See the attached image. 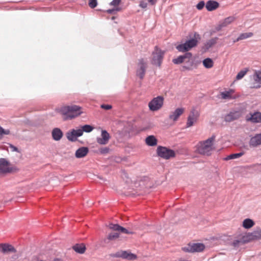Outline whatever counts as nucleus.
Here are the masks:
<instances>
[{"mask_svg":"<svg viewBox=\"0 0 261 261\" xmlns=\"http://www.w3.org/2000/svg\"><path fill=\"white\" fill-rule=\"evenodd\" d=\"M59 112L64 116V120H71L82 113V108L77 105H69L61 107Z\"/></svg>","mask_w":261,"mask_h":261,"instance_id":"1","label":"nucleus"},{"mask_svg":"<svg viewBox=\"0 0 261 261\" xmlns=\"http://www.w3.org/2000/svg\"><path fill=\"white\" fill-rule=\"evenodd\" d=\"M215 136H212L207 140L200 142L197 145V151L201 154L210 155L211 154L213 147V143L215 140Z\"/></svg>","mask_w":261,"mask_h":261,"instance_id":"2","label":"nucleus"},{"mask_svg":"<svg viewBox=\"0 0 261 261\" xmlns=\"http://www.w3.org/2000/svg\"><path fill=\"white\" fill-rule=\"evenodd\" d=\"M109 228L114 231H117V232L110 233L107 239L110 241H114L118 239L120 236L119 232L125 234H133V232L129 231L126 228L120 226L117 224L110 223L108 225Z\"/></svg>","mask_w":261,"mask_h":261,"instance_id":"3","label":"nucleus"},{"mask_svg":"<svg viewBox=\"0 0 261 261\" xmlns=\"http://www.w3.org/2000/svg\"><path fill=\"white\" fill-rule=\"evenodd\" d=\"M200 35L195 33L194 38L186 41L183 44L178 45L176 48L180 52L187 51L197 45L198 39H200Z\"/></svg>","mask_w":261,"mask_h":261,"instance_id":"4","label":"nucleus"},{"mask_svg":"<svg viewBox=\"0 0 261 261\" xmlns=\"http://www.w3.org/2000/svg\"><path fill=\"white\" fill-rule=\"evenodd\" d=\"M164 55V51L155 46L152 54L151 63L152 65L160 67Z\"/></svg>","mask_w":261,"mask_h":261,"instance_id":"5","label":"nucleus"},{"mask_svg":"<svg viewBox=\"0 0 261 261\" xmlns=\"http://www.w3.org/2000/svg\"><path fill=\"white\" fill-rule=\"evenodd\" d=\"M156 152L160 157L166 160L175 156V152L173 150L165 147L159 146L157 148Z\"/></svg>","mask_w":261,"mask_h":261,"instance_id":"6","label":"nucleus"},{"mask_svg":"<svg viewBox=\"0 0 261 261\" xmlns=\"http://www.w3.org/2000/svg\"><path fill=\"white\" fill-rule=\"evenodd\" d=\"M164 102V98L163 96H158L153 98L148 103V107L151 111H156L160 109Z\"/></svg>","mask_w":261,"mask_h":261,"instance_id":"7","label":"nucleus"},{"mask_svg":"<svg viewBox=\"0 0 261 261\" xmlns=\"http://www.w3.org/2000/svg\"><path fill=\"white\" fill-rule=\"evenodd\" d=\"M205 248V246L202 243L189 244L182 248V250L188 252H201Z\"/></svg>","mask_w":261,"mask_h":261,"instance_id":"8","label":"nucleus"},{"mask_svg":"<svg viewBox=\"0 0 261 261\" xmlns=\"http://www.w3.org/2000/svg\"><path fill=\"white\" fill-rule=\"evenodd\" d=\"M147 61L143 59H141L139 60L138 64V69L137 70V75L141 79H143L147 68Z\"/></svg>","mask_w":261,"mask_h":261,"instance_id":"9","label":"nucleus"},{"mask_svg":"<svg viewBox=\"0 0 261 261\" xmlns=\"http://www.w3.org/2000/svg\"><path fill=\"white\" fill-rule=\"evenodd\" d=\"M115 257H121L130 260H134L137 259V255L128 251H120L116 253Z\"/></svg>","mask_w":261,"mask_h":261,"instance_id":"10","label":"nucleus"},{"mask_svg":"<svg viewBox=\"0 0 261 261\" xmlns=\"http://www.w3.org/2000/svg\"><path fill=\"white\" fill-rule=\"evenodd\" d=\"M253 82L251 84L252 88L258 89L261 87V71H256L252 75Z\"/></svg>","mask_w":261,"mask_h":261,"instance_id":"11","label":"nucleus"},{"mask_svg":"<svg viewBox=\"0 0 261 261\" xmlns=\"http://www.w3.org/2000/svg\"><path fill=\"white\" fill-rule=\"evenodd\" d=\"M246 120L252 123H261V113L259 112L250 113L246 116Z\"/></svg>","mask_w":261,"mask_h":261,"instance_id":"12","label":"nucleus"},{"mask_svg":"<svg viewBox=\"0 0 261 261\" xmlns=\"http://www.w3.org/2000/svg\"><path fill=\"white\" fill-rule=\"evenodd\" d=\"M83 135V133L81 129H72L71 131L66 133V137L68 140L70 141H75L77 138Z\"/></svg>","mask_w":261,"mask_h":261,"instance_id":"13","label":"nucleus"},{"mask_svg":"<svg viewBox=\"0 0 261 261\" xmlns=\"http://www.w3.org/2000/svg\"><path fill=\"white\" fill-rule=\"evenodd\" d=\"M12 171L10 163L4 158L0 159V173H9Z\"/></svg>","mask_w":261,"mask_h":261,"instance_id":"14","label":"nucleus"},{"mask_svg":"<svg viewBox=\"0 0 261 261\" xmlns=\"http://www.w3.org/2000/svg\"><path fill=\"white\" fill-rule=\"evenodd\" d=\"M199 115L197 111L194 110H192L188 117L187 127H189L192 126L197 120Z\"/></svg>","mask_w":261,"mask_h":261,"instance_id":"15","label":"nucleus"},{"mask_svg":"<svg viewBox=\"0 0 261 261\" xmlns=\"http://www.w3.org/2000/svg\"><path fill=\"white\" fill-rule=\"evenodd\" d=\"M110 139V135L106 130H102L100 137L96 139L97 142L100 145L107 144Z\"/></svg>","mask_w":261,"mask_h":261,"instance_id":"16","label":"nucleus"},{"mask_svg":"<svg viewBox=\"0 0 261 261\" xmlns=\"http://www.w3.org/2000/svg\"><path fill=\"white\" fill-rule=\"evenodd\" d=\"M192 57V54L191 53H186L184 55L179 56L176 59H174L173 60V62L175 64H179L182 63L184 61L185 62H189L191 59Z\"/></svg>","mask_w":261,"mask_h":261,"instance_id":"17","label":"nucleus"},{"mask_svg":"<svg viewBox=\"0 0 261 261\" xmlns=\"http://www.w3.org/2000/svg\"><path fill=\"white\" fill-rule=\"evenodd\" d=\"M241 116L240 111H232L226 115L224 117V120L226 122H231L239 119Z\"/></svg>","mask_w":261,"mask_h":261,"instance_id":"18","label":"nucleus"},{"mask_svg":"<svg viewBox=\"0 0 261 261\" xmlns=\"http://www.w3.org/2000/svg\"><path fill=\"white\" fill-rule=\"evenodd\" d=\"M219 7V4L215 1L209 0L205 4V8L208 11L215 10Z\"/></svg>","mask_w":261,"mask_h":261,"instance_id":"19","label":"nucleus"},{"mask_svg":"<svg viewBox=\"0 0 261 261\" xmlns=\"http://www.w3.org/2000/svg\"><path fill=\"white\" fill-rule=\"evenodd\" d=\"M0 251L3 253H7L9 252H15L16 250L11 245L2 244L0 245Z\"/></svg>","mask_w":261,"mask_h":261,"instance_id":"20","label":"nucleus"},{"mask_svg":"<svg viewBox=\"0 0 261 261\" xmlns=\"http://www.w3.org/2000/svg\"><path fill=\"white\" fill-rule=\"evenodd\" d=\"M89 149L87 147H81L75 152V156L76 158H82L85 156L88 153Z\"/></svg>","mask_w":261,"mask_h":261,"instance_id":"21","label":"nucleus"},{"mask_svg":"<svg viewBox=\"0 0 261 261\" xmlns=\"http://www.w3.org/2000/svg\"><path fill=\"white\" fill-rule=\"evenodd\" d=\"M184 109L177 108L169 115V118L173 121L177 120L178 117L183 113Z\"/></svg>","mask_w":261,"mask_h":261,"instance_id":"22","label":"nucleus"},{"mask_svg":"<svg viewBox=\"0 0 261 261\" xmlns=\"http://www.w3.org/2000/svg\"><path fill=\"white\" fill-rule=\"evenodd\" d=\"M53 138L55 141H59L63 137V133L59 128H55L51 132Z\"/></svg>","mask_w":261,"mask_h":261,"instance_id":"23","label":"nucleus"},{"mask_svg":"<svg viewBox=\"0 0 261 261\" xmlns=\"http://www.w3.org/2000/svg\"><path fill=\"white\" fill-rule=\"evenodd\" d=\"M72 249L80 254H83L86 250V246L84 244H76L72 246Z\"/></svg>","mask_w":261,"mask_h":261,"instance_id":"24","label":"nucleus"},{"mask_svg":"<svg viewBox=\"0 0 261 261\" xmlns=\"http://www.w3.org/2000/svg\"><path fill=\"white\" fill-rule=\"evenodd\" d=\"M146 144L150 146H154L157 144V140L154 136L151 135L145 139Z\"/></svg>","mask_w":261,"mask_h":261,"instance_id":"25","label":"nucleus"},{"mask_svg":"<svg viewBox=\"0 0 261 261\" xmlns=\"http://www.w3.org/2000/svg\"><path fill=\"white\" fill-rule=\"evenodd\" d=\"M254 224L255 223L252 220L249 218H247L244 220V221H243L242 226H243L244 228L246 229H249L252 226H253Z\"/></svg>","mask_w":261,"mask_h":261,"instance_id":"26","label":"nucleus"},{"mask_svg":"<svg viewBox=\"0 0 261 261\" xmlns=\"http://www.w3.org/2000/svg\"><path fill=\"white\" fill-rule=\"evenodd\" d=\"M235 19V18L233 16H229L225 18L220 24V27L223 28L227 26L231 22H232Z\"/></svg>","mask_w":261,"mask_h":261,"instance_id":"27","label":"nucleus"},{"mask_svg":"<svg viewBox=\"0 0 261 261\" xmlns=\"http://www.w3.org/2000/svg\"><path fill=\"white\" fill-rule=\"evenodd\" d=\"M253 33L251 32L242 33L237 38V39L233 41V42L235 43L240 40L246 39L248 38L251 37L253 36Z\"/></svg>","mask_w":261,"mask_h":261,"instance_id":"28","label":"nucleus"},{"mask_svg":"<svg viewBox=\"0 0 261 261\" xmlns=\"http://www.w3.org/2000/svg\"><path fill=\"white\" fill-rule=\"evenodd\" d=\"M233 92V91L232 90L222 92L220 94L221 98L223 99H231L232 97L231 95Z\"/></svg>","mask_w":261,"mask_h":261,"instance_id":"29","label":"nucleus"},{"mask_svg":"<svg viewBox=\"0 0 261 261\" xmlns=\"http://www.w3.org/2000/svg\"><path fill=\"white\" fill-rule=\"evenodd\" d=\"M244 154V152H240L237 153L231 154L225 158V160H233L239 158Z\"/></svg>","mask_w":261,"mask_h":261,"instance_id":"30","label":"nucleus"},{"mask_svg":"<svg viewBox=\"0 0 261 261\" xmlns=\"http://www.w3.org/2000/svg\"><path fill=\"white\" fill-rule=\"evenodd\" d=\"M217 40L218 38L215 37L208 40L204 44L205 48L208 49L211 48L212 46L216 43Z\"/></svg>","mask_w":261,"mask_h":261,"instance_id":"31","label":"nucleus"},{"mask_svg":"<svg viewBox=\"0 0 261 261\" xmlns=\"http://www.w3.org/2000/svg\"><path fill=\"white\" fill-rule=\"evenodd\" d=\"M203 66L206 68H210L213 66L214 63L210 58H206L203 61Z\"/></svg>","mask_w":261,"mask_h":261,"instance_id":"32","label":"nucleus"},{"mask_svg":"<svg viewBox=\"0 0 261 261\" xmlns=\"http://www.w3.org/2000/svg\"><path fill=\"white\" fill-rule=\"evenodd\" d=\"M94 129V127L90 125H84L82 126L81 130L83 134V132H85L86 133H90L92 132Z\"/></svg>","mask_w":261,"mask_h":261,"instance_id":"33","label":"nucleus"},{"mask_svg":"<svg viewBox=\"0 0 261 261\" xmlns=\"http://www.w3.org/2000/svg\"><path fill=\"white\" fill-rule=\"evenodd\" d=\"M10 134L9 129H5L0 125V140L2 139L4 135H8Z\"/></svg>","mask_w":261,"mask_h":261,"instance_id":"34","label":"nucleus"},{"mask_svg":"<svg viewBox=\"0 0 261 261\" xmlns=\"http://www.w3.org/2000/svg\"><path fill=\"white\" fill-rule=\"evenodd\" d=\"M247 70L240 71L236 76V79L238 80L242 79L246 74Z\"/></svg>","mask_w":261,"mask_h":261,"instance_id":"35","label":"nucleus"},{"mask_svg":"<svg viewBox=\"0 0 261 261\" xmlns=\"http://www.w3.org/2000/svg\"><path fill=\"white\" fill-rule=\"evenodd\" d=\"M245 242V241L243 239H241L240 240H236L233 242L232 245L234 247H238L241 244H243Z\"/></svg>","mask_w":261,"mask_h":261,"instance_id":"36","label":"nucleus"},{"mask_svg":"<svg viewBox=\"0 0 261 261\" xmlns=\"http://www.w3.org/2000/svg\"><path fill=\"white\" fill-rule=\"evenodd\" d=\"M120 10V8L119 7L114 8L111 9H108L107 10V12L109 14H114L116 12L119 11Z\"/></svg>","mask_w":261,"mask_h":261,"instance_id":"37","label":"nucleus"},{"mask_svg":"<svg viewBox=\"0 0 261 261\" xmlns=\"http://www.w3.org/2000/svg\"><path fill=\"white\" fill-rule=\"evenodd\" d=\"M97 5V0H89V5L91 8L96 7Z\"/></svg>","mask_w":261,"mask_h":261,"instance_id":"38","label":"nucleus"},{"mask_svg":"<svg viewBox=\"0 0 261 261\" xmlns=\"http://www.w3.org/2000/svg\"><path fill=\"white\" fill-rule=\"evenodd\" d=\"M121 0H113L110 4L111 6L115 7V8L118 7L120 4Z\"/></svg>","mask_w":261,"mask_h":261,"instance_id":"39","label":"nucleus"},{"mask_svg":"<svg viewBox=\"0 0 261 261\" xmlns=\"http://www.w3.org/2000/svg\"><path fill=\"white\" fill-rule=\"evenodd\" d=\"M205 5L204 1H200L196 5V8L198 10H201L203 8Z\"/></svg>","mask_w":261,"mask_h":261,"instance_id":"40","label":"nucleus"},{"mask_svg":"<svg viewBox=\"0 0 261 261\" xmlns=\"http://www.w3.org/2000/svg\"><path fill=\"white\" fill-rule=\"evenodd\" d=\"M253 236L257 238H261V229H259L253 232Z\"/></svg>","mask_w":261,"mask_h":261,"instance_id":"41","label":"nucleus"},{"mask_svg":"<svg viewBox=\"0 0 261 261\" xmlns=\"http://www.w3.org/2000/svg\"><path fill=\"white\" fill-rule=\"evenodd\" d=\"M109 151V148L108 147H103L99 149V152L101 154H106Z\"/></svg>","mask_w":261,"mask_h":261,"instance_id":"42","label":"nucleus"},{"mask_svg":"<svg viewBox=\"0 0 261 261\" xmlns=\"http://www.w3.org/2000/svg\"><path fill=\"white\" fill-rule=\"evenodd\" d=\"M101 108L105 110H110L112 108V106L110 105H102Z\"/></svg>","mask_w":261,"mask_h":261,"instance_id":"43","label":"nucleus"},{"mask_svg":"<svg viewBox=\"0 0 261 261\" xmlns=\"http://www.w3.org/2000/svg\"><path fill=\"white\" fill-rule=\"evenodd\" d=\"M139 6L142 8H146L147 7V4L144 1H141Z\"/></svg>","mask_w":261,"mask_h":261,"instance_id":"44","label":"nucleus"},{"mask_svg":"<svg viewBox=\"0 0 261 261\" xmlns=\"http://www.w3.org/2000/svg\"><path fill=\"white\" fill-rule=\"evenodd\" d=\"M10 147L13 151L19 152L18 148L12 144H10Z\"/></svg>","mask_w":261,"mask_h":261,"instance_id":"45","label":"nucleus"},{"mask_svg":"<svg viewBox=\"0 0 261 261\" xmlns=\"http://www.w3.org/2000/svg\"><path fill=\"white\" fill-rule=\"evenodd\" d=\"M147 1L151 5H155L157 1V0H147Z\"/></svg>","mask_w":261,"mask_h":261,"instance_id":"46","label":"nucleus"},{"mask_svg":"<svg viewBox=\"0 0 261 261\" xmlns=\"http://www.w3.org/2000/svg\"><path fill=\"white\" fill-rule=\"evenodd\" d=\"M50 261H63V260L61 258H55Z\"/></svg>","mask_w":261,"mask_h":261,"instance_id":"47","label":"nucleus"}]
</instances>
